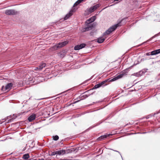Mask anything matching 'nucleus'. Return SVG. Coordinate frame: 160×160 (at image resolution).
Returning <instances> with one entry per match:
<instances>
[{"mask_svg": "<svg viewBox=\"0 0 160 160\" xmlns=\"http://www.w3.org/2000/svg\"><path fill=\"white\" fill-rule=\"evenodd\" d=\"M120 23L121 22L114 25L108 28V30L103 33L102 37L98 39L97 42L99 43H102L107 38V35L110 33L111 32L114 31L117 27L121 26Z\"/></svg>", "mask_w": 160, "mask_h": 160, "instance_id": "nucleus-1", "label": "nucleus"}, {"mask_svg": "<svg viewBox=\"0 0 160 160\" xmlns=\"http://www.w3.org/2000/svg\"><path fill=\"white\" fill-rule=\"evenodd\" d=\"M13 86V84L12 83H8L5 87L3 86L2 87V90L3 92H6L7 91L10 90Z\"/></svg>", "mask_w": 160, "mask_h": 160, "instance_id": "nucleus-2", "label": "nucleus"}, {"mask_svg": "<svg viewBox=\"0 0 160 160\" xmlns=\"http://www.w3.org/2000/svg\"><path fill=\"white\" fill-rule=\"evenodd\" d=\"M68 43V41H65L62 42L61 43H58L55 46L53 47V48H54V49H57L58 48H60L64 46L65 45L67 44Z\"/></svg>", "mask_w": 160, "mask_h": 160, "instance_id": "nucleus-3", "label": "nucleus"}, {"mask_svg": "<svg viewBox=\"0 0 160 160\" xmlns=\"http://www.w3.org/2000/svg\"><path fill=\"white\" fill-rule=\"evenodd\" d=\"M100 6L101 4H97L88 8V11L90 13H91L99 7Z\"/></svg>", "mask_w": 160, "mask_h": 160, "instance_id": "nucleus-4", "label": "nucleus"}, {"mask_svg": "<svg viewBox=\"0 0 160 160\" xmlns=\"http://www.w3.org/2000/svg\"><path fill=\"white\" fill-rule=\"evenodd\" d=\"M17 13V12L14 10H8L5 11V13L7 15H14Z\"/></svg>", "mask_w": 160, "mask_h": 160, "instance_id": "nucleus-5", "label": "nucleus"}, {"mask_svg": "<svg viewBox=\"0 0 160 160\" xmlns=\"http://www.w3.org/2000/svg\"><path fill=\"white\" fill-rule=\"evenodd\" d=\"M76 10V9L75 8H72L68 13L67 14L64 18V19L66 20L68 18L71 16L73 14V12H74Z\"/></svg>", "mask_w": 160, "mask_h": 160, "instance_id": "nucleus-6", "label": "nucleus"}, {"mask_svg": "<svg viewBox=\"0 0 160 160\" xmlns=\"http://www.w3.org/2000/svg\"><path fill=\"white\" fill-rule=\"evenodd\" d=\"M112 134H108L107 135H104L101 136L99 137H98L97 139V140L98 141H100L106 138H107L108 137H109L110 136H112Z\"/></svg>", "mask_w": 160, "mask_h": 160, "instance_id": "nucleus-7", "label": "nucleus"}, {"mask_svg": "<svg viewBox=\"0 0 160 160\" xmlns=\"http://www.w3.org/2000/svg\"><path fill=\"white\" fill-rule=\"evenodd\" d=\"M96 18V17L95 16H93L88 19L85 22V23L86 25H90V23L93 22Z\"/></svg>", "mask_w": 160, "mask_h": 160, "instance_id": "nucleus-8", "label": "nucleus"}, {"mask_svg": "<svg viewBox=\"0 0 160 160\" xmlns=\"http://www.w3.org/2000/svg\"><path fill=\"white\" fill-rule=\"evenodd\" d=\"M86 44L85 43H82L80 45H78L75 46L74 50H79L85 47Z\"/></svg>", "mask_w": 160, "mask_h": 160, "instance_id": "nucleus-9", "label": "nucleus"}, {"mask_svg": "<svg viewBox=\"0 0 160 160\" xmlns=\"http://www.w3.org/2000/svg\"><path fill=\"white\" fill-rule=\"evenodd\" d=\"M87 25V27H85V28H82L81 30V31L82 32H85L86 31H88L89 30H90L92 29V28L93 27L92 25L90 24L89 25L88 24Z\"/></svg>", "mask_w": 160, "mask_h": 160, "instance_id": "nucleus-10", "label": "nucleus"}, {"mask_svg": "<svg viewBox=\"0 0 160 160\" xmlns=\"http://www.w3.org/2000/svg\"><path fill=\"white\" fill-rule=\"evenodd\" d=\"M148 70V69H143L142 70H141L139 72L136 73V76L139 77L142 76L143 74L147 72V71Z\"/></svg>", "mask_w": 160, "mask_h": 160, "instance_id": "nucleus-11", "label": "nucleus"}, {"mask_svg": "<svg viewBox=\"0 0 160 160\" xmlns=\"http://www.w3.org/2000/svg\"><path fill=\"white\" fill-rule=\"evenodd\" d=\"M160 53V51H152L151 52H148L146 53L147 56L155 55Z\"/></svg>", "mask_w": 160, "mask_h": 160, "instance_id": "nucleus-12", "label": "nucleus"}, {"mask_svg": "<svg viewBox=\"0 0 160 160\" xmlns=\"http://www.w3.org/2000/svg\"><path fill=\"white\" fill-rule=\"evenodd\" d=\"M58 56L63 58L64 57L66 53L65 52V51H60V52L57 53Z\"/></svg>", "mask_w": 160, "mask_h": 160, "instance_id": "nucleus-13", "label": "nucleus"}, {"mask_svg": "<svg viewBox=\"0 0 160 160\" xmlns=\"http://www.w3.org/2000/svg\"><path fill=\"white\" fill-rule=\"evenodd\" d=\"M46 66V63L42 62L40 64L39 66L36 68L39 69V70H41L43 68H44Z\"/></svg>", "mask_w": 160, "mask_h": 160, "instance_id": "nucleus-14", "label": "nucleus"}, {"mask_svg": "<svg viewBox=\"0 0 160 160\" xmlns=\"http://www.w3.org/2000/svg\"><path fill=\"white\" fill-rule=\"evenodd\" d=\"M36 116L35 114H32L28 118V120L29 122H31L35 119Z\"/></svg>", "mask_w": 160, "mask_h": 160, "instance_id": "nucleus-15", "label": "nucleus"}, {"mask_svg": "<svg viewBox=\"0 0 160 160\" xmlns=\"http://www.w3.org/2000/svg\"><path fill=\"white\" fill-rule=\"evenodd\" d=\"M84 0H78L73 5V8H75L74 7L78 5L80 3L82 2Z\"/></svg>", "mask_w": 160, "mask_h": 160, "instance_id": "nucleus-16", "label": "nucleus"}, {"mask_svg": "<svg viewBox=\"0 0 160 160\" xmlns=\"http://www.w3.org/2000/svg\"><path fill=\"white\" fill-rule=\"evenodd\" d=\"M57 152V154L58 155H63L66 153V151L65 150H61L58 151H56Z\"/></svg>", "mask_w": 160, "mask_h": 160, "instance_id": "nucleus-17", "label": "nucleus"}, {"mask_svg": "<svg viewBox=\"0 0 160 160\" xmlns=\"http://www.w3.org/2000/svg\"><path fill=\"white\" fill-rule=\"evenodd\" d=\"M109 79H107L106 80H104V81H103L102 82H101L99 83V84H100V86L101 87L103 85L104 86H106L107 84H105L106 82H108Z\"/></svg>", "mask_w": 160, "mask_h": 160, "instance_id": "nucleus-18", "label": "nucleus"}, {"mask_svg": "<svg viewBox=\"0 0 160 160\" xmlns=\"http://www.w3.org/2000/svg\"><path fill=\"white\" fill-rule=\"evenodd\" d=\"M88 96L87 95H81L79 96V98L80 100L88 98Z\"/></svg>", "mask_w": 160, "mask_h": 160, "instance_id": "nucleus-19", "label": "nucleus"}, {"mask_svg": "<svg viewBox=\"0 0 160 160\" xmlns=\"http://www.w3.org/2000/svg\"><path fill=\"white\" fill-rule=\"evenodd\" d=\"M29 154L27 153L24 154L22 156V158L24 159H27L29 158Z\"/></svg>", "mask_w": 160, "mask_h": 160, "instance_id": "nucleus-20", "label": "nucleus"}, {"mask_svg": "<svg viewBox=\"0 0 160 160\" xmlns=\"http://www.w3.org/2000/svg\"><path fill=\"white\" fill-rule=\"evenodd\" d=\"M52 138L53 140L54 141H57L59 138V136L57 135L53 136Z\"/></svg>", "mask_w": 160, "mask_h": 160, "instance_id": "nucleus-21", "label": "nucleus"}, {"mask_svg": "<svg viewBox=\"0 0 160 160\" xmlns=\"http://www.w3.org/2000/svg\"><path fill=\"white\" fill-rule=\"evenodd\" d=\"M101 87L100 84L98 83L97 84L95 85L94 87L92 89H96Z\"/></svg>", "mask_w": 160, "mask_h": 160, "instance_id": "nucleus-22", "label": "nucleus"}, {"mask_svg": "<svg viewBox=\"0 0 160 160\" xmlns=\"http://www.w3.org/2000/svg\"><path fill=\"white\" fill-rule=\"evenodd\" d=\"M124 75L125 73H123L119 74L117 76V78L118 79L121 78L124 76Z\"/></svg>", "mask_w": 160, "mask_h": 160, "instance_id": "nucleus-23", "label": "nucleus"}, {"mask_svg": "<svg viewBox=\"0 0 160 160\" xmlns=\"http://www.w3.org/2000/svg\"><path fill=\"white\" fill-rule=\"evenodd\" d=\"M118 79L117 78V77L116 76V77L113 78L112 79H111L110 80H109L108 81L112 82L115 81Z\"/></svg>", "mask_w": 160, "mask_h": 160, "instance_id": "nucleus-24", "label": "nucleus"}, {"mask_svg": "<svg viewBox=\"0 0 160 160\" xmlns=\"http://www.w3.org/2000/svg\"><path fill=\"white\" fill-rule=\"evenodd\" d=\"M111 149V150H113V151H115V152H118V153H119V154H120V156H121V157H122V159H123V158H122V155H121V154L120 152L119 151H117V150H113L112 149Z\"/></svg>", "mask_w": 160, "mask_h": 160, "instance_id": "nucleus-25", "label": "nucleus"}, {"mask_svg": "<svg viewBox=\"0 0 160 160\" xmlns=\"http://www.w3.org/2000/svg\"><path fill=\"white\" fill-rule=\"evenodd\" d=\"M56 154H57V152H56V151L52 152L51 154V155L53 156V155H54Z\"/></svg>", "mask_w": 160, "mask_h": 160, "instance_id": "nucleus-26", "label": "nucleus"}, {"mask_svg": "<svg viewBox=\"0 0 160 160\" xmlns=\"http://www.w3.org/2000/svg\"><path fill=\"white\" fill-rule=\"evenodd\" d=\"M102 121H100L99 122H98V123H97L96 124V126H98L99 125H100V124H101L102 122Z\"/></svg>", "mask_w": 160, "mask_h": 160, "instance_id": "nucleus-27", "label": "nucleus"}, {"mask_svg": "<svg viewBox=\"0 0 160 160\" xmlns=\"http://www.w3.org/2000/svg\"><path fill=\"white\" fill-rule=\"evenodd\" d=\"M13 116H14V117L13 118H16V117H17V116L16 114H13Z\"/></svg>", "mask_w": 160, "mask_h": 160, "instance_id": "nucleus-28", "label": "nucleus"}, {"mask_svg": "<svg viewBox=\"0 0 160 160\" xmlns=\"http://www.w3.org/2000/svg\"><path fill=\"white\" fill-rule=\"evenodd\" d=\"M63 141V140H62L60 142V143L62 144H63V142H62V141Z\"/></svg>", "mask_w": 160, "mask_h": 160, "instance_id": "nucleus-29", "label": "nucleus"}, {"mask_svg": "<svg viewBox=\"0 0 160 160\" xmlns=\"http://www.w3.org/2000/svg\"><path fill=\"white\" fill-rule=\"evenodd\" d=\"M79 101H80V100H78V101H76V102H75V103H77V102H78Z\"/></svg>", "mask_w": 160, "mask_h": 160, "instance_id": "nucleus-30", "label": "nucleus"}, {"mask_svg": "<svg viewBox=\"0 0 160 160\" xmlns=\"http://www.w3.org/2000/svg\"><path fill=\"white\" fill-rule=\"evenodd\" d=\"M147 132H142V133H143V134H145V133H147Z\"/></svg>", "mask_w": 160, "mask_h": 160, "instance_id": "nucleus-31", "label": "nucleus"}, {"mask_svg": "<svg viewBox=\"0 0 160 160\" xmlns=\"http://www.w3.org/2000/svg\"><path fill=\"white\" fill-rule=\"evenodd\" d=\"M91 78H90V79H89L88 80H88H88H91Z\"/></svg>", "mask_w": 160, "mask_h": 160, "instance_id": "nucleus-32", "label": "nucleus"}, {"mask_svg": "<svg viewBox=\"0 0 160 160\" xmlns=\"http://www.w3.org/2000/svg\"><path fill=\"white\" fill-rule=\"evenodd\" d=\"M114 0V1H118L119 0Z\"/></svg>", "mask_w": 160, "mask_h": 160, "instance_id": "nucleus-33", "label": "nucleus"}, {"mask_svg": "<svg viewBox=\"0 0 160 160\" xmlns=\"http://www.w3.org/2000/svg\"><path fill=\"white\" fill-rule=\"evenodd\" d=\"M107 8V7H105V8H104L103 9H102V10H103V9H105V8Z\"/></svg>", "mask_w": 160, "mask_h": 160, "instance_id": "nucleus-34", "label": "nucleus"}, {"mask_svg": "<svg viewBox=\"0 0 160 160\" xmlns=\"http://www.w3.org/2000/svg\"><path fill=\"white\" fill-rule=\"evenodd\" d=\"M156 50H160V49H156Z\"/></svg>", "mask_w": 160, "mask_h": 160, "instance_id": "nucleus-35", "label": "nucleus"}, {"mask_svg": "<svg viewBox=\"0 0 160 160\" xmlns=\"http://www.w3.org/2000/svg\"><path fill=\"white\" fill-rule=\"evenodd\" d=\"M26 148H25V149H23V150H25Z\"/></svg>", "mask_w": 160, "mask_h": 160, "instance_id": "nucleus-36", "label": "nucleus"}, {"mask_svg": "<svg viewBox=\"0 0 160 160\" xmlns=\"http://www.w3.org/2000/svg\"><path fill=\"white\" fill-rule=\"evenodd\" d=\"M140 133V132L138 133Z\"/></svg>", "mask_w": 160, "mask_h": 160, "instance_id": "nucleus-37", "label": "nucleus"}, {"mask_svg": "<svg viewBox=\"0 0 160 160\" xmlns=\"http://www.w3.org/2000/svg\"><path fill=\"white\" fill-rule=\"evenodd\" d=\"M66 51H65V52L66 53Z\"/></svg>", "mask_w": 160, "mask_h": 160, "instance_id": "nucleus-38", "label": "nucleus"}]
</instances>
